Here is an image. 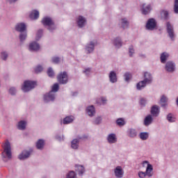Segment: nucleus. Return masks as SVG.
I'll return each mask as SVG.
<instances>
[{
    "label": "nucleus",
    "mask_w": 178,
    "mask_h": 178,
    "mask_svg": "<svg viewBox=\"0 0 178 178\" xmlns=\"http://www.w3.org/2000/svg\"><path fill=\"white\" fill-rule=\"evenodd\" d=\"M121 26L122 29H127L129 27V21L126 18L122 19Z\"/></svg>",
    "instance_id": "nucleus-38"
},
{
    "label": "nucleus",
    "mask_w": 178,
    "mask_h": 178,
    "mask_svg": "<svg viewBox=\"0 0 178 178\" xmlns=\"http://www.w3.org/2000/svg\"><path fill=\"white\" fill-rule=\"evenodd\" d=\"M165 70L167 73H175L176 72V63L173 61H168L165 63Z\"/></svg>",
    "instance_id": "nucleus-9"
},
{
    "label": "nucleus",
    "mask_w": 178,
    "mask_h": 178,
    "mask_svg": "<svg viewBox=\"0 0 178 178\" xmlns=\"http://www.w3.org/2000/svg\"><path fill=\"white\" fill-rule=\"evenodd\" d=\"M134 54H135L134 47L133 46H130L129 48V55L130 58H132Z\"/></svg>",
    "instance_id": "nucleus-45"
},
{
    "label": "nucleus",
    "mask_w": 178,
    "mask_h": 178,
    "mask_svg": "<svg viewBox=\"0 0 178 178\" xmlns=\"http://www.w3.org/2000/svg\"><path fill=\"white\" fill-rule=\"evenodd\" d=\"M8 58H9V54L7 51H2L1 53V59L2 60H8Z\"/></svg>",
    "instance_id": "nucleus-39"
},
{
    "label": "nucleus",
    "mask_w": 178,
    "mask_h": 178,
    "mask_svg": "<svg viewBox=\"0 0 178 178\" xmlns=\"http://www.w3.org/2000/svg\"><path fill=\"white\" fill-rule=\"evenodd\" d=\"M57 79L59 84H66L69 83V76L66 72H60L57 76Z\"/></svg>",
    "instance_id": "nucleus-7"
},
{
    "label": "nucleus",
    "mask_w": 178,
    "mask_h": 178,
    "mask_svg": "<svg viewBox=\"0 0 178 178\" xmlns=\"http://www.w3.org/2000/svg\"><path fill=\"white\" fill-rule=\"evenodd\" d=\"M114 175L116 178H122L124 176V171L122 166H117L114 169Z\"/></svg>",
    "instance_id": "nucleus-17"
},
{
    "label": "nucleus",
    "mask_w": 178,
    "mask_h": 178,
    "mask_svg": "<svg viewBox=\"0 0 178 178\" xmlns=\"http://www.w3.org/2000/svg\"><path fill=\"white\" fill-rule=\"evenodd\" d=\"M169 53L168 52H163L160 56V60L162 63H166V60L169 59Z\"/></svg>",
    "instance_id": "nucleus-26"
},
{
    "label": "nucleus",
    "mask_w": 178,
    "mask_h": 178,
    "mask_svg": "<svg viewBox=\"0 0 178 178\" xmlns=\"http://www.w3.org/2000/svg\"><path fill=\"white\" fill-rule=\"evenodd\" d=\"M146 29L149 31H154L156 29V20L154 18H150L146 23Z\"/></svg>",
    "instance_id": "nucleus-10"
},
{
    "label": "nucleus",
    "mask_w": 178,
    "mask_h": 178,
    "mask_svg": "<svg viewBox=\"0 0 178 178\" xmlns=\"http://www.w3.org/2000/svg\"><path fill=\"white\" fill-rule=\"evenodd\" d=\"M29 17L33 20H37V19L40 17V12H38L37 10H33L29 15Z\"/></svg>",
    "instance_id": "nucleus-28"
},
{
    "label": "nucleus",
    "mask_w": 178,
    "mask_h": 178,
    "mask_svg": "<svg viewBox=\"0 0 178 178\" xmlns=\"http://www.w3.org/2000/svg\"><path fill=\"white\" fill-rule=\"evenodd\" d=\"M26 126H27V122L25 120H21L18 122L19 130H26Z\"/></svg>",
    "instance_id": "nucleus-34"
},
{
    "label": "nucleus",
    "mask_w": 178,
    "mask_h": 178,
    "mask_svg": "<svg viewBox=\"0 0 178 178\" xmlns=\"http://www.w3.org/2000/svg\"><path fill=\"white\" fill-rule=\"evenodd\" d=\"M98 45V42L97 40H91L88 42L85 46V51L86 54H92L95 50V47Z\"/></svg>",
    "instance_id": "nucleus-5"
},
{
    "label": "nucleus",
    "mask_w": 178,
    "mask_h": 178,
    "mask_svg": "<svg viewBox=\"0 0 178 178\" xmlns=\"http://www.w3.org/2000/svg\"><path fill=\"white\" fill-rule=\"evenodd\" d=\"M76 172H78L79 176H83V175H84V172H86V168H84V166L83 165H76Z\"/></svg>",
    "instance_id": "nucleus-30"
},
{
    "label": "nucleus",
    "mask_w": 178,
    "mask_h": 178,
    "mask_svg": "<svg viewBox=\"0 0 178 178\" xmlns=\"http://www.w3.org/2000/svg\"><path fill=\"white\" fill-rule=\"evenodd\" d=\"M8 1L10 3H15L17 2V0H8Z\"/></svg>",
    "instance_id": "nucleus-56"
},
{
    "label": "nucleus",
    "mask_w": 178,
    "mask_h": 178,
    "mask_svg": "<svg viewBox=\"0 0 178 178\" xmlns=\"http://www.w3.org/2000/svg\"><path fill=\"white\" fill-rule=\"evenodd\" d=\"M102 123V117L97 116L92 120V124H96L98 126V124H101Z\"/></svg>",
    "instance_id": "nucleus-37"
},
{
    "label": "nucleus",
    "mask_w": 178,
    "mask_h": 178,
    "mask_svg": "<svg viewBox=\"0 0 178 178\" xmlns=\"http://www.w3.org/2000/svg\"><path fill=\"white\" fill-rule=\"evenodd\" d=\"M101 99H102V104L105 105L106 104V98L102 97Z\"/></svg>",
    "instance_id": "nucleus-55"
},
{
    "label": "nucleus",
    "mask_w": 178,
    "mask_h": 178,
    "mask_svg": "<svg viewBox=\"0 0 178 178\" xmlns=\"http://www.w3.org/2000/svg\"><path fill=\"white\" fill-rule=\"evenodd\" d=\"M73 120H74V117L72 115L67 116L63 119V124H69L70 123H72Z\"/></svg>",
    "instance_id": "nucleus-32"
},
{
    "label": "nucleus",
    "mask_w": 178,
    "mask_h": 178,
    "mask_svg": "<svg viewBox=\"0 0 178 178\" xmlns=\"http://www.w3.org/2000/svg\"><path fill=\"white\" fill-rule=\"evenodd\" d=\"M8 92L9 94H10V95H16V92H17V90H16V88L11 87L10 88Z\"/></svg>",
    "instance_id": "nucleus-47"
},
{
    "label": "nucleus",
    "mask_w": 178,
    "mask_h": 178,
    "mask_svg": "<svg viewBox=\"0 0 178 178\" xmlns=\"http://www.w3.org/2000/svg\"><path fill=\"white\" fill-rule=\"evenodd\" d=\"M47 75L49 76V77H51V79H53V77H55V72H54V70L52 69V67L48 68Z\"/></svg>",
    "instance_id": "nucleus-40"
},
{
    "label": "nucleus",
    "mask_w": 178,
    "mask_h": 178,
    "mask_svg": "<svg viewBox=\"0 0 178 178\" xmlns=\"http://www.w3.org/2000/svg\"><path fill=\"white\" fill-rule=\"evenodd\" d=\"M42 24L44 26V27H47V30L50 31V33H54L55 30H56V24L52 20V18L49 17H44L42 19Z\"/></svg>",
    "instance_id": "nucleus-2"
},
{
    "label": "nucleus",
    "mask_w": 178,
    "mask_h": 178,
    "mask_svg": "<svg viewBox=\"0 0 178 178\" xmlns=\"http://www.w3.org/2000/svg\"><path fill=\"white\" fill-rule=\"evenodd\" d=\"M161 16L162 19H164V20H168V19H169V12H168V10H163L161 12Z\"/></svg>",
    "instance_id": "nucleus-36"
},
{
    "label": "nucleus",
    "mask_w": 178,
    "mask_h": 178,
    "mask_svg": "<svg viewBox=\"0 0 178 178\" xmlns=\"http://www.w3.org/2000/svg\"><path fill=\"white\" fill-rule=\"evenodd\" d=\"M140 56L141 58H146L145 54H140Z\"/></svg>",
    "instance_id": "nucleus-58"
},
{
    "label": "nucleus",
    "mask_w": 178,
    "mask_h": 178,
    "mask_svg": "<svg viewBox=\"0 0 178 178\" xmlns=\"http://www.w3.org/2000/svg\"><path fill=\"white\" fill-rule=\"evenodd\" d=\"M59 91V84L58 83H54V86L51 88V90L50 92H52L55 94V92H58Z\"/></svg>",
    "instance_id": "nucleus-41"
},
{
    "label": "nucleus",
    "mask_w": 178,
    "mask_h": 178,
    "mask_svg": "<svg viewBox=\"0 0 178 178\" xmlns=\"http://www.w3.org/2000/svg\"><path fill=\"white\" fill-rule=\"evenodd\" d=\"M166 30L169 38H170L171 41H175L176 38V33H175V28L173 27V25L170 24V22L166 23Z\"/></svg>",
    "instance_id": "nucleus-6"
},
{
    "label": "nucleus",
    "mask_w": 178,
    "mask_h": 178,
    "mask_svg": "<svg viewBox=\"0 0 178 178\" xmlns=\"http://www.w3.org/2000/svg\"><path fill=\"white\" fill-rule=\"evenodd\" d=\"M77 95V92H72V97H76Z\"/></svg>",
    "instance_id": "nucleus-57"
},
{
    "label": "nucleus",
    "mask_w": 178,
    "mask_h": 178,
    "mask_svg": "<svg viewBox=\"0 0 178 178\" xmlns=\"http://www.w3.org/2000/svg\"><path fill=\"white\" fill-rule=\"evenodd\" d=\"M139 137H140V140H142L143 141H145V140H148V138L149 137V133H148V132H141L139 134Z\"/></svg>",
    "instance_id": "nucleus-35"
},
{
    "label": "nucleus",
    "mask_w": 178,
    "mask_h": 178,
    "mask_svg": "<svg viewBox=\"0 0 178 178\" xmlns=\"http://www.w3.org/2000/svg\"><path fill=\"white\" fill-rule=\"evenodd\" d=\"M140 104L142 106H145V105H147V100L144 98H141L140 101Z\"/></svg>",
    "instance_id": "nucleus-52"
},
{
    "label": "nucleus",
    "mask_w": 178,
    "mask_h": 178,
    "mask_svg": "<svg viewBox=\"0 0 178 178\" xmlns=\"http://www.w3.org/2000/svg\"><path fill=\"white\" fill-rule=\"evenodd\" d=\"M4 152L6 156H3V158H8V159H12V148L10 147V143L7 140L4 145Z\"/></svg>",
    "instance_id": "nucleus-11"
},
{
    "label": "nucleus",
    "mask_w": 178,
    "mask_h": 178,
    "mask_svg": "<svg viewBox=\"0 0 178 178\" xmlns=\"http://www.w3.org/2000/svg\"><path fill=\"white\" fill-rule=\"evenodd\" d=\"M66 178H76V172L74 171H70L67 174Z\"/></svg>",
    "instance_id": "nucleus-44"
},
{
    "label": "nucleus",
    "mask_w": 178,
    "mask_h": 178,
    "mask_svg": "<svg viewBox=\"0 0 178 178\" xmlns=\"http://www.w3.org/2000/svg\"><path fill=\"white\" fill-rule=\"evenodd\" d=\"M127 135L130 138H135V137H137V131L133 128H130L127 131Z\"/></svg>",
    "instance_id": "nucleus-27"
},
{
    "label": "nucleus",
    "mask_w": 178,
    "mask_h": 178,
    "mask_svg": "<svg viewBox=\"0 0 178 178\" xmlns=\"http://www.w3.org/2000/svg\"><path fill=\"white\" fill-rule=\"evenodd\" d=\"M86 23H87V19H86V17L81 15H79L77 17L76 24L79 29H83V27L86 26Z\"/></svg>",
    "instance_id": "nucleus-15"
},
{
    "label": "nucleus",
    "mask_w": 178,
    "mask_h": 178,
    "mask_svg": "<svg viewBox=\"0 0 178 178\" xmlns=\"http://www.w3.org/2000/svg\"><path fill=\"white\" fill-rule=\"evenodd\" d=\"M152 170H154L152 165H148V166L146 168L145 172L140 171L138 172V177L145 178L146 176H147V177H152V176H154V172H152Z\"/></svg>",
    "instance_id": "nucleus-3"
},
{
    "label": "nucleus",
    "mask_w": 178,
    "mask_h": 178,
    "mask_svg": "<svg viewBox=\"0 0 178 178\" xmlns=\"http://www.w3.org/2000/svg\"><path fill=\"white\" fill-rule=\"evenodd\" d=\"M108 79L110 83L115 84V83H118V74H116V72L111 71L108 74Z\"/></svg>",
    "instance_id": "nucleus-18"
},
{
    "label": "nucleus",
    "mask_w": 178,
    "mask_h": 178,
    "mask_svg": "<svg viewBox=\"0 0 178 178\" xmlns=\"http://www.w3.org/2000/svg\"><path fill=\"white\" fill-rule=\"evenodd\" d=\"M146 165H147V168H148V165H152V164H149V162H148V161H144L143 162V167L145 168Z\"/></svg>",
    "instance_id": "nucleus-54"
},
{
    "label": "nucleus",
    "mask_w": 178,
    "mask_h": 178,
    "mask_svg": "<svg viewBox=\"0 0 178 178\" xmlns=\"http://www.w3.org/2000/svg\"><path fill=\"white\" fill-rule=\"evenodd\" d=\"M56 140H58V141H63V140H65V136H59V135H57L56 136Z\"/></svg>",
    "instance_id": "nucleus-53"
},
{
    "label": "nucleus",
    "mask_w": 178,
    "mask_h": 178,
    "mask_svg": "<svg viewBox=\"0 0 178 178\" xmlns=\"http://www.w3.org/2000/svg\"><path fill=\"white\" fill-rule=\"evenodd\" d=\"M83 73L86 74V76H90V74L91 73V68H86L83 70Z\"/></svg>",
    "instance_id": "nucleus-51"
},
{
    "label": "nucleus",
    "mask_w": 178,
    "mask_h": 178,
    "mask_svg": "<svg viewBox=\"0 0 178 178\" xmlns=\"http://www.w3.org/2000/svg\"><path fill=\"white\" fill-rule=\"evenodd\" d=\"M168 97L166 95H161L160 98V104L161 108H163V109H166L168 108Z\"/></svg>",
    "instance_id": "nucleus-22"
},
{
    "label": "nucleus",
    "mask_w": 178,
    "mask_h": 178,
    "mask_svg": "<svg viewBox=\"0 0 178 178\" xmlns=\"http://www.w3.org/2000/svg\"><path fill=\"white\" fill-rule=\"evenodd\" d=\"M29 50L37 51L40 50V44L38 42L34 41L29 44Z\"/></svg>",
    "instance_id": "nucleus-24"
},
{
    "label": "nucleus",
    "mask_w": 178,
    "mask_h": 178,
    "mask_svg": "<svg viewBox=\"0 0 178 178\" xmlns=\"http://www.w3.org/2000/svg\"><path fill=\"white\" fill-rule=\"evenodd\" d=\"M174 13L178 14V0H175L174 3Z\"/></svg>",
    "instance_id": "nucleus-49"
},
{
    "label": "nucleus",
    "mask_w": 178,
    "mask_h": 178,
    "mask_svg": "<svg viewBox=\"0 0 178 178\" xmlns=\"http://www.w3.org/2000/svg\"><path fill=\"white\" fill-rule=\"evenodd\" d=\"M31 152H33V150H24L19 155L18 158L20 161H24L25 159H28V158H30V156L31 155Z\"/></svg>",
    "instance_id": "nucleus-16"
},
{
    "label": "nucleus",
    "mask_w": 178,
    "mask_h": 178,
    "mask_svg": "<svg viewBox=\"0 0 178 178\" xmlns=\"http://www.w3.org/2000/svg\"><path fill=\"white\" fill-rule=\"evenodd\" d=\"M42 33L43 31L42 29H40L38 31L37 34H36V41H38L41 37H42Z\"/></svg>",
    "instance_id": "nucleus-46"
},
{
    "label": "nucleus",
    "mask_w": 178,
    "mask_h": 178,
    "mask_svg": "<svg viewBox=\"0 0 178 178\" xmlns=\"http://www.w3.org/2000/svg\"><path fill=\"white\" fill-rule=\"evenodd\" d=\"M55 98H56V94L52 92H49L44 95L43 99L44 102H54L55 101Z\"/></svg>",
    "instance_id": "nucleus-12"
},
{
    "label": "nucleus",
    "mask_w": 178,
    "mask_h": 178,
    "mask_svg": "<svg viewBox=\"0 0 178 178\" xmlns=\"http://www.w3.org/2000/svg\"><path fill=\"white\" fill-rule=\"evenodd\" d=\"M153 122H154V118L151 114H149L145 118L143 121V124L146 127H148V126L152 124Z\"/></svg>",
    "instance_id": "nucleus-19"
},
{
    "label": "nucleus",
    "mask_w": 178,
    "mask_h": 178,
    "mask_svg": "<svg viewBox=\"0 0 178 178\" xmlns=\"http://www.w3.org/2000/svg\"><path fill=\"white\" fill-rule=\"evenodd\" d=\"M35 147L39 151H42L45 147V140L44 139H38L35 143Z\"/></svg>",
    "instance_id": "nucleus-23"
},
{
    "label": "nucleus",
    "mask_w": 178,
    "mask_h": 178,
    "mask_svg": "<svg viewBox=\"0 0 178 178\" xmlns=\"http://www.w3.org/2000/svg\"><path fill=\"white\" fill-rule=\"evenodd\" d=\"M106 140L108 144H116V143H118V138L115 134H109Z\"/></svg>",
    "instance_id": "nucleus-20"
},
{
    "label": "nucleus",
    "mask_w": 178,
    "mask_h": 178,
    "mask_svg": "<svg viewBox=\"0 0 178 178\" xmlns=\"http://www.w3.org/2000/svg\"><path fill=\"white\" fill-rule=\"evenodd\" d=\"M44 68L41 65H38L34 69L35 73H41V72H42Z\"/></svg>",
    "instance_id": "nucleus-48"
},
{
    "label": "nucleus",
    "mask_w": 178,
    "mask_h": 178,
    "mask_svg": "<svg viewBox=\"0 0 178 178\" xmlns=\"http://www.w3.org/2000/svg\"><path fill=\"white\" fill-rule=\"evenodd\" d=\"M15 31L18 33L27 31V25L24 22L17 23L15 26Z\"/></svg>",
    "instance_id": "nucleus-14"
},
{
    "label": "nucleus",
    "mask_w": 178,
    "mask_h": 178,
    "mask_svg": "<svg viewBox=\"0 0 178 178\" xmlns=\"http://www.w3.org/2000/svg\"><path fill=\"white\" fill-rule=\"evenodd\" d=\"M125 81H129L130 79H131V74L127 72L124 75Z\"/></svg>",
    "instance_id": "nucleus-50"
},
{
    "label": "nucleus",
    "mask_w": 178,
    "mask_h": 178,
    "mask_svg": "<svg viewBox=\"0 0 178 178\" xmlns=\"http://www.w3.org/2000/svg\"><path fill=\"white\" fill-rule=\"evenodd\" d=\"M113 45L115 46V48H120L122 47V39L120 38H116L113 40Z\"/></svg>",
    "instance_id": "nucleus-33"
},
{
    "label": "nucleus",
    "mask_w": 178,
    "mask_h": 178,
    "mask_svg": "<svg viewBox=\"0 0 178 178\" xmlns=\"http://www.w3.org/2000/svg\"><path fill=\"white\" fill-rule=\"evenodd\" d=\"M151 10H152V7L150 4L147 6L145 3L142 4L141 12L143 15H149V13H151Z\"/></svg>",
    "instance_id": "nucleus-21"
},
{
    "label": "nucleus",
    "mask_w": 178,
    "mask_h": 178,
    "mask_svg": "<svg viewBox=\"0 0 178 178\" xmlns=\"http://www.w3.org/2000/svg\"><path fill=\"white\" fill-rule=\"evenodd\" d=\"M86 138H88V136L83 135L82 136H78L77 138L72 140L71 142V148H72V149H79L80 140H86Z\"/></svg>",
    "instance_id": "nucleus-8"
},
{
    "label": "nucleus",
    "mask_w": 178,
    "mask_h": 178,
    "mask_svg": "<svg viewBox=\"0 0 178 178\" xmlns=\"http://www.w3.org/2000/svg\"><path fill=\"white\" fill-rule=\"evenodd\" d=\"M51 62L52 63H55L56 65H58L60 62V58L58 56H54L51 58Z\"/></svg>",
    "instance_id": "nucleus-43"
},
{
    "label": "nucleus",
    "mask_w": 178,
    "mask_h": 178,
    "mask_svg": "<svg viewBox=\"0 0 178 178\" xmlns=\"http://www.w3.org/2000/svg\"><path fill=\"white\" fill-rule=\"evenodd\" d=\"M116 123L118 126H120V127L124 126L126 124V122H124V120L123 118H118L116 120Z\"/></svg>",
    "instance_id": "nucleus-42"
},
{
    "label": "nucleus",
    "mask_w": 178,
    "mask_h": 178,
    "mask_svg": "<svg viewBox=\"0 0 178 178\" xmlns=\"http://www.w3.org/2000/svg\"><path fill=\"white\" fill-rule=\"evenodd\" d=\"M35 86H36L35 81H25L24 82V85L22 87V91H24V92H29V91H31L33 88H35Z\"/></svg>",
    "instance_id": "nucleus-4"
},
{
    "label": "nucleus",
    "mask_w": 178,
    "mask_h": 178,
    "mask_svg": "<svg viewBox=\"0 0 178 178\" xmlns=\"http://www.w3.org/2000/svg\"><path fill=\"white\" fill-rule=\"evenodd\" d=\"M166 120L169 123H175V122H176V117H175V115H173V113H169L166 115Z\"/></svg>",
    "instance_id": "nucleus-31"
},
{
    "label": "nucleus",
    "mask_w": 178,
    "mask_h": 178,
    "mask_svg": "<svg viewBox=\"0 0 178 178\" xmlns=\"http://www.w3.org/2000/svg\"><path fill=\"white\" fill-rule=\"evenodd\" d=\"M150 115L153 118H158L159 116V113H161V109L159 108V106L153 105L150 109Z\"/></svg>",
    "instance_id": "nucleus-13"
},
{
    "label": "nucleus",
    "mask_w": 178,
    "mask_h": 178,
    "mask_svg": "<svg viewBox=\"0 0 178 178\" xmlns=\"http://www.w3.org/2000/svg\"><path fill=\"white\" fill-rule=\"evenodd\" d=\"M19 42L23 44L26 40H27V31L25 32H19Z\"/></svg>",
    "instance_id": "nucleus-29"
},
{
    "label": "nucleus",
    "mask_w": 178,
    "mask_h": 178,
    "mask_svg": "<svg viewBox=\"0 0 178 178\" xmlns=\"http://www.w3.org/2000/svg\"><path fill=\"white\" fill-rule=\"evenodd\" d=\"M86 113L90 116V118H93V116H95V107H94L92 105L88 106L86 108Z\"/></svg>",
    "instance_id": "nucleus-25"
},
{
    "label": "nucleus",
    "mask_w": 178,
    "mask_h": 178,
    "mask_svg": "<svg viewBox=\"0 0 178 178\" xmlns=\"http://www.w3.org/2000/svg\"><path fill=\"white\" fill-rule=\"evenodd\" d=\"M152 81H153L152 74L148 72H146L143 74V80L139 81L136 84V89L138 91H141V90H144V88L147 87V86L149 84H152Z\"/></svg>",
    "instance_id": "nucleus-1"
}]
</instances>
